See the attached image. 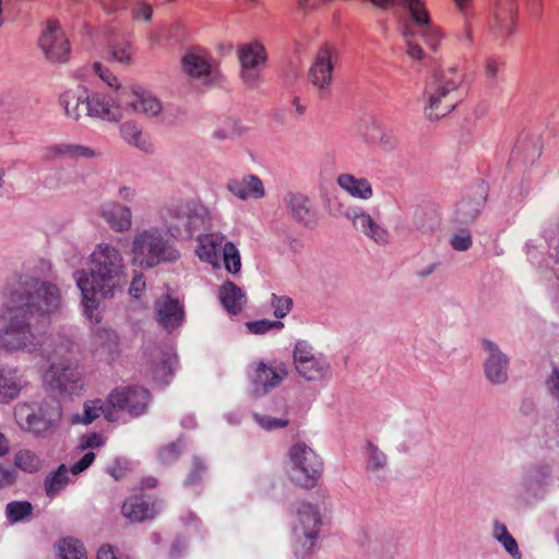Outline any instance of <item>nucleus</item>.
Instances as JSON below:
<instances>
[{
  "mask_svg": "<svg viewBox=\"0 0 559 559\" xmlns=\"http://www.w3.org/2000/svg\"><path fill=\"white\" fill-rule=\"evenodd\" d=\"M46 381L52 389L73 393L81 388V372L71 364L52 362L46 372Z\"/></svg>",
  "mask_w": 559,
  "mask_h": 559,
  "instance_id": "obj_17",
  "label": "nucleus"
},
{
  "mask_svg": "<svg viewBox=\"0 0 559 559\" xmlns=\"http://www.w3.org/2000/svg\"><path fill=\"white\" fill-rule=\"evenodd\" d=\"M404 36H405V41H406V55L416 61L424 60L426 57V53H425L423 47L419 44L415 43L413 40V37L408 33H405Z\"/></svg>",
  "mask_w": 559,
  "mask_h": 559,
  "instance_id": "obj_48",
  "label": "nucleus"
},
{
  "mask_svg": "<svg viewBox=\"0 0 559 559\" xmlns=\"http://www.w3.org/2000/svg\"><path fill=\"white\" fill-rule=\"evenodd\" d=\"M337 185L350 197L368 200L372 197V186L366 178H358L352 174H341Z\"/></svg>",
  "mask_w": 559,
  "mask_h": 559,
  "instance_id": "obj_31",
  "label": "nucleus"
},
{
  "mask_svg": "<svg viewBox=\"0 0 559 559\" xmlns=\"http://www.w3.org/2000/svg\"><path fill=\"white\" fill-rule=\"evenodd\" d=\"M272 306L274 308V316L282 319L288 314L293 307L292 298L287 296L272 295Z\"/></svg>",
  "mask_w": 559,
  "mask_h": 559,
  "instance_id": "obj_47",
  "label": "nucleus"
},
{
  "mask_svg": "<svg viewBox=\"0 0 559 559\" xmlns=\"http://www.w3.org/2000/svg\"><path fill=\"white\" fill-rule=\"evenodd\" d=\"M321 526V516L316 507L302 502L297 509V520L294 524V551L299 558H306L314 548Z\"/></svg>",
  "mask_w": 559,
  "mask_h": 559,
  "instance_id": "obj_8",
  "label": "nucleus"
},
{
  "mask_svg": "<svg viewBox=\"0 0 559 559\" xmlns=\"http://www.w3.org/2000/svg\"><path fill=\"white\" fill-rule=\"evenodd\" d=\"M133 260L144 267H153L160 262L175 261L178 252L156 228L138 233L133 240Z\"/></svg>",
  "mask_w": 559,
  "mask_h": 559,
  "instance_id": "obj_6",
  "label": "nucleus"
},
{
  "mask_svg": "<svg viewBox=\"0 0 559 559\" xmlns=\"http://www.w3.org/2000/svg\"><path fill=\"white\" fill-rule=\"evenodd\" d=\"M287 376V369L284 364L266 365L259 362L254 370L253 381L257 388H262L263 392L277 386Z\"/></svg>",
  "mask_w": 559,
  "mask_h": 559,
  "instance_id": "obj_20",
  "label": "nucleus"
},
{
  "mask_svg": "<svg viewBox=\"0 0 559 559\" xmlns=\"http://www.w3.org/2000/svg\"><path fill=\"white\" fill-rule=\"evenodd\" d=\"M377 7L386 9L401 5L406 9L411 22L418 28L426 45L437 50L444 38L443 29L431 21L429 11L424 0H371Z\"/></svg>",
  "mask_w": 559,
  "mask_h": 559,
  "instance_id": "obj_7",
  "label": "nucleus"
},
{
  "mask_svg": "<svg viewBox=\"0 0 559 559\" xmlns=\"http://www.w3.org/2000/svg\"><path fill=\"white\" fill-rule=\"evenodd\" d=\"M17 472L0 464V489L8 488L16 483Z\"/></svg>",
  "mask_w": 559,
  "mask_h": 559,
  "instance_id": "obj_51",
  "label": "nucleus"
},
{
  "mask_svg": "<svg viewBox=\"0 0 559 559\" xmlns=\"http://www.w3.org/2000/svg\"><path fill=\"white\" fill-rule=\"evenodd\" d=\"M224 236L221 234L203 235L199 238V246L195 250L198 257L213 265L218 264V253L224 248Z\"/></svg>",
  "mask_w": 559,
  "mask_h": 559,
  "instance_id": "obj_29",
  "label": "nucleus"
},
{
  "mask_svg": "<svg viewBox=\"0 0 559 559\" xmlns=\"http://www.w3.org/2000/svg\"><path fill=\"white\" fill-rule=\"evenodd\" d=\"M185 72L194 79L209 78L212 73V66L206 52L191 50L182 58Z\"/></svg>",
  "mask_w": 559,
  "mask_h": 559,
  "instance_id": "obj_28",
  "label": "nucleus"
},
{
  "mask_svg": "<svg viewBox=\"0 0 559 559\" xmlns=\"http://www.w3.org/2000/svg\"><path fill=\"white\" fill-rule=\"evenodd\" d=\"M485 349L489 353V358L485 364V372L487 378L495 383H501L507 380L508 359L497 348V346L488 341L484 342Z\"/></svg>",
  "mask_w": 559,
  "mask_h": 559,
  "instance_id": "obj_21",
  "label": "nucleus"
},
{
  "mask_svg": "<svg viewBox=\"0 0 559 559\" xmlns=\"http://www.w3.org/2000/svg\"><path fill=\"white\" fill-rule=\"evenodd\" d=\"M318 360H323L313 354L312 347L305 342H298L294 349V364H299L302 367L304 362L317 364Z\"/></svg>",
  "mask_w": 559,
  "mask_h": 559,
  "instance_id": "obj_46",
  "label": "nucleus"
},
{
  "mask_svg": "<svg viewBox=\"0 0 559 559\" xmlns=\"http://www.w3.org/2000/svg\"><path fill=\"white\" fill-rule=\"evenodd\" d=\"M120 94L121 92H117V98L102 93H94L87 96L85 105L86 116L110 122L121 120L124 106L120 102Z\"/></svg>",
  "mask_w": 559,
  "mask_h": 559,
  "instance_id": "obj_15",
  "label": "nucleus"
},
{
  "mask_svg": "<svg viewBox=\"0 0 559 559\" xmlns=\"http://www.w3.org/2000/svg\"><path fill=\"white\" fill-rule=\"evenodd\" d=\"M60 307V290L51 283L29 280L14 288L0 316V350H40L47 340L46 316Z\"/></svg>",
  "mask_w": 559,
  "mask_h": 559,
  "instance_id": "obj_1",
  "label": "nucleus"
},
{
  "mask_svg": "<svg viewBox=\"0 0 559 559\" xmlns=\"http://www.w3.org/2000/svg\"><path fill=\"white\" fill-rule=\"evenodd\" d=\"M204 473H205V466L203 465V463L195 460L193 462L192 469L187 478L188 484H190V485L198 484L202 479V476Z\"/></svg>",
  "mask_w": 559,
  "mask_h": 559,
  "instance_id": "obj_59",
  "label": "nucleus"
},
{
  "mask_svg": "<svg viewBox=\"0 0 559 559\" xmlns=\"http://www.w3.org/2000/svg\"><path fill=\"white\" fill-rule=\"evenodd\" d=\"M176 362L175 357L169 353H160L158 361L154 362L152 374L156 380L166 381L167 377L173 373V368Z\"/></svg>",
  "mask_w": 559,
  "mask_h": 559,
  "instance_id": "obj_41",
  "label": "nucleus"
},
{
  "mask_svg": "<svg viewBox=\"0 0 559 559\" xmlns=\"http://www.w3.org/2000/svg\"><path fill=\"white\" fill-rule=\"evenodd\" d=\"M120 134L128 144L133 145L145 153H152L154 151V144L150 135L144 133L133 121L122 123L120 126Z\"/></svg>",
  "mask_w": 559,
  "mask_h": 559,
  "instance_id": "obj_32",
  "label": "nucleus"
},
{
  "mask_svg": "<svg viewBox=\"0 0 559 559\" xmlns=\"http://www.w3.org/2000/svg\"><path fill=\"white\" fill-rule=\"evenodd\" d=\"M33 506L27 501H13L8 503L5 512L10 522H19L32 514Z\"/></svg>",
  "mask_w": 559,
  "mask_h": 559,
  "instance_id": "obj_42",
  "label": "nucleus"
},
{
  "mask_svg": "<svg viewBox=\"0 0 559 559\" xmlns=\"http://www.w3.org/2000/svg\"><path fill=\"white\" fill-rule=\"evenodd\" d=\"M104 442H105V439L102 435L92 432L88 435H84L81 438L80 448L82 450L97 449V448L102 447L104 444Z\"/></svg>",
  "mask_w": 559,
  "mask_h": 559,
  "instance_id": "obj_52",
  "label": "nucleus"
},
{
  "mask_svg": "<svg viewBox=\"0 0 559 559\" xmlns=\"http://www.w3.org/2000/svg\"><path fill=\"white\" fill-rule=\"evenodd\" d=\"M95 350L111 354L118 345V337L110 329L97 328L93 334Z\"/></svg>",
  "mask_w": 559,
  "mask_h": 559,
  "instance_id": "obj_36",
  "label": "nucleus"
},
{
  "mask_svg": "<svg viewBox=\"0 0 559 559\" xmlns=\"http://www.w3.org/2000/svg\"><path fill=\"white\" fill-rule=\"evenodd\" d=\"M469 203L468 202H461L457 206V215L461 223H468L473 222L477 215H478V209L473 207L471 211H468Z\"/></svg>",
  "mask_w": 559,
  "mask_h": 559,
  "instance_id": "obj_55",
  "label": "nucleus"
},
{
  "mask_svg": "<svg viewBox=\"0 0 559 559\" xmlns=\"http://www.w3.org/2000/svg\"><path fill=\"white\" fill-rule=\"evenodd\" d=\"M551 394L559 400V371H556L549 381Z\"/></svg>",
  "mask_w": 559,
  "mask_h": 559,
  "instance_id": "obj_64",
  "label": "nucleus"
},
{
  "mask_svg": "<svg viewBox=\"0 0 559 559\" xmlns=\"http://www.w3.org/2000/svg\"><path fill=\"white\" fill-rule=\"evenodd\" d=\"M94 151L87 146L70 143H60L47 146L43 151L44 160H53L59 157H93Z\"/></svg>",
  "mask_w": 559,
  "mask_h": 559,
  "instance_id": "obj_30",
  "label": "nucleus"
},
{
  "mask_svg": "<svg viewBox=\"0 0 559 559\" xmlns=\"http://www.w3.org/2000/svg\"><path fill=\"white\" fill-rule=\"evenodd\" d=\"M160 216L165 227L174 236H191L203 222L198 209L189 202H173L166 205Z\"/></svg>",
  "mask_w": 559,
  "mask_h": 559,
  "instance_id": "obj_9",
  "label": "nucleus"
},
{
  "mask_svg": "<svg viewBox=\"0 0 559 559\" xmlns=\"http://www.w3.org/2000/svg\"><path fill=\"white\" fill-rule=\"evenodd\" d=\"M100 214L116 231H126L131 227V211L124 205L116 202L107 203L103 205Z\"/></svg>",
  "mask_w": 559,
  "mask_h": 559,
  "instance_id": "obj_27",
  "label": "nucleus"
},
{
  "mask_svg": "<svg viewBox=\"0 0 559 559\" xmlns=\"http://www.w3.org/2000/svg\"><path fill=\"white\" fill-rule=\"evenodd\" d=\"M69 469L64 464L60 465L59 468L50 476H47L45 480L46 495L49 498L57 496L69 483Z\"/></svg>",
  "mask_w": 559,
  "mask_h": 559,
  "instance_id": "obj_37",
  "label": "nucleus"
},
{
  "mask_svg": "<svg viewBox=\"0 0 559 559\" xmlns=\"http://www.w3.org/2000/svg\"><path fill=\"white\" fill-rule=\"evenodd\" d=\"M451 245L453 249L457 251L467 250L472 246L471 234L467 231H462L461 234L455 235L451 240Z\"/></svg>",
  "mask_w": 559,
  "mask_h": 559,
  "instance_id": "obj_56",
  "label": "nucleus"
},
{
  "mask_svg": "<svg viewBox=\"0 0 559 559\" xmlns=\"http://www.w3.org/2000/svg\"><path fill=\"white\" fill-rule=\"evenodd\" d=\"M156 319L166 330L178 328L183 321V307L178 299L164 296L155 302Z\"/></svg>",
  "mask_w": 559,
  "mask_h": 559,
  "instance_id": "obj_19",
  "label": "nucleus"
},
{
  "mask_svg": "<svg viewBox=\"0 0 559 559\" xmlns=\"http://www.w3.org/2000/svg\"><path fill=\"white\" fill-rule=\"evenodd\" d=\"M219 299L225 309L231 313L237 314L241 312L246 304V296L243 292L233 282H226L219 289Z\"/></svg>",
  "mask_w": 559,
  "mask_h": 559,
  "instance_id": "obj_33",
  "label": "nucleus"
},
{
  "mask_svg": "<svg viewBox=\"0 0 559 559\" xmlns=\"http://www.w3.org/2000/svg\"><path fill=\"white\" fill-rule=\"evenodd\" d=\"M238 58L242 82L249 87L258 86L267 61L265 47L259 41L243 44L238 48Z\"/></svg>",
  "mask_w": 559,
  "mask_h": 559,
  "instance_id": "obj_11",
  "label": "nucleus"
},
{
  "mask_svg": "<svg viewBox=\"0 0 559 559\" xmlns=\"http://www.w3.org/2000/svg\"><path fill=\"white\" fill-rule=\"evenodd\" d=\"M107 45L112 59L120 63H130L135 53L132 35L111 26L106 32Z\"/></svg>",
  "mask_w": 559,
  "mask_h": 559,
  "instance_id": "obj_18",
  "label": "nucleus"
},
{
  "mask_svg": "<svg viewBox=\"0 0 559 559\" xmlns=\"http://www.w3.org/2000/svg\"><path fill=\"white\" fill-rule=\"evenodd\" d=\"M248 329L252 333H264L271 329H281L283 328V323L281 321H269V320H260L254 322H249Z\"/></svg>",
  "mask_w": 559,
  "mask_h": 559,
  "instance_id": "obj_49",
  "label": "nucleus"
},
{
  "mask_svg": "<svg viewBox=\"0 0 559 559\" xmlns=\"http://www.w3.org/2000/svg\"><path fill=\"white\" fill-rule=\"evenodd\" d=\"M285 202L297 222L308 227L316 225L317 214L307 197L299 193H290L286 197Z\"/></svg>",
  "mask_w": 559,
  "mask_h": 559,
  "instance_id": "obj_23",
  "label": "nucleus"
},
{
  "mask_svg": "<svg viewBox=\"0 0 559 559\" xmlns=\"http://www.w3.org/2000/svg\"><path fill=\"white\" fill-rule=\"evenodd\" d=\"M144 288H145V282L142 278V276H135L130 286V294L133 297L139 298L141 293L144 290Z\"/></svg>",
  "mask_w": 559,
  "mask_h": 559,
  "instance_id": "obj_63",
  "label": "nucleus"
},
{
  "mask_svg": "<svg viewBox=\"0 0 559 559\" xmlns=\"http://www.w3.org/2000/svg\"><path fill=\"white\" fill-rule=\"evenodd\" d=\"M157 512L155 503L150 504L142 497L138 496L130 497L121 507L122 515L131 522L153 519Z\"/></svg>",
  "mask_w": 559,
  "mask_h": 559,
  "instance_id": "obj_26",
  "label": "nucleus"
},
{
  "mask_svg": "<svg viewBox=\"0 0 559 559\" xmlns=\"http://www.w3.org/2000/svg\"><path fill=\"white\" fill-rule=\"evenodd\" d=\"M19 426L36 436L53 433L62 418V407L55 399L45 400L37 409L28 404H19L14 411Z\"/></svg>",
  "mask_w": 559,
  "mask_h": 559,
  "instance_id": "obj_5",
  "label": "nucleus"
},
{
  "mask_svg": "<svg viewBox=\"0 0 559 559\" xmlns=\"http://www.w3.org/2000/svg\"><path fill=\"white\" fill-rule=\"evenodd\" d=\"M503 63L500 59L488 58L485 61L484 71L487 80L495 81Z\"/></svg>",
  "mask_w": 559,
  "mask_h": 559,
  "instance_id": "obj_53",
  "label": "nucleus"
},
{
  "mask_svg": "<svg viewBox=\"0 0 559 559\" xmlns=\"http://www.w3.org/2000/svg\"><path fill=\"white\" fill-rule=\"evenodd\" d=\"M338 52L332 45L321 46L308 70V82L321 97L330 95Z\"/></svg>",
  "mask_w": 559,
  "mask_h": 559,
  "instance_id": "obj_10",
  "label": "nucleus"
},
{
  "mask_svg": "<svg viewBox=\"0 0 559 559\" xmlns=\"http://www.w3.org/2000/svg\"><path fill=\"white\" fill-rule=\"evenodd\" d=\"M228 190L239 199H261L264 197V186L261 179L254 175H247L240 179H231L227 185Z\"/></svg>",
  "mask_w": 559,
  "mask_h": 559,
  "instance_id": "obj_22",
  "label": "nucleus"
},
{
  "mask_svg": "<svg viewBox=\"0 0 559 559\" xmlns=\"http://www.w3.org/2000/svg\"><path fill=\"white\" fill-rule=\"evenodd\" d=\"M493 536L504 546L506 550L515 556L519 552L515 539L510 535L504 524L496 522L493 526Z\"/></svg>",
  "mask_w": 559,
  "mask_h": 559,
  "instance_id": "obj_45",
  "label": "nucleus"
},
{
  "mask_svg": "<svg viewBox=\"0 0 559 559\" xmlns=\"http://www.w3.org/2000/svg\"><path fill=\"white\" fill-rule=\"evenodd\" d=\"M80 75L86 79L97 76L108 86L116 87L117 90L119 88L117 78L112 74V72L109 69L103 67V64H100L99 62H95L91 66L84 67L82 70H80Z\"/></svg>",
  "mask_w": 559,
  "mask_h": 559,
  "instance_id": "obj_38",
  "label": "nucleus"
},
{
  "mask_svg": "<svg viewBox=\"0 0 559 559\" xmlns=\"http://www.w3.org/2000/svg\"><path fill=\"white\" fill-rule=\"evenodd\" d=\"M518 27V4L515 0H495L489 17L488 31L496 38L511 37Z\"/></svg>",
  "mask_w": 559,
  "mask_h": 559,
  "instance_id": "obj_13",
  "label": "nucleus"
},
{
  "mask_svg": "<svg viewBox=\"0 0 559 559\" xmlns=\"http://www.w3.org/2000/svg\"><path fill=\"white\" fill-rule=\"evenodd\" d=\"M120 102L124 108H130L136 114H143L148 117L157 116L162 111L159 99L141 86L122 90Z\"/></svg>",
  "mask_w": 559,
  "mask_h": 559,
  "instance_id": "obj_16",
  "label": "nucleus"
},
{
  "mask_svg": "<svg viewBox=\"0 0 559 559\" xmlns=\"http://www.w3.org/2000/svg\"><path fill=\"white\" fill-rule=\"evenodd\" d=\"M463 81L464 74L457 67L439 68L432 72L423 95L425 115L429 120L441 119L457 106Z\"/></svg>",
  "mask_w": 559,
  "mask_h": 559,
  "instance_id": "obj_3",
  "label": "nucleus"
},
{
  "mask_svg": "<svg viewBox=\"0 0 559 559\" xmlns=\"http://www.w3.org/2000/svg\"><path fill=\"white\" fill-rule=\"evenodd\" d=\"M100 416H104L109 423L118 421V416H116L114 409H111L109 395L106 400L95 399L86 401L83 405V414L78 421L88 425Z\"/></svg>",
  "mask_w": 559,
  "mask_h": 559,
  "instance_id": "obj_24",
  "label": "nucleus"
},
{
  "mask_svg": "<svg viewBox=\"0 0 559 559\" xmlns=\"http://www.w3.org/2000/svg\"><path fill=\"white\" fill-rule=\"evenodd\" d=\"M225 269L230 273H238L241 269V260L238 249L233 242H225L223 248Z\"/></svg>",
  "mask_w": 559,
  "mask_h": 559,
  "instance_id": "obj_43",
  "label": "nucleus"
},
{
  "mask_svg": "<svg viewBox=\"0 0 559 559\" xmlns=\"http://www.w3.org/2000/svg\"><path fill=\"white\" fill-rule=\"evenodd\" d=\"M111 409L118 419L121 413L138 417L145 413L150 401V392L136 385L118 386L109 393Z\"/></svg>",
  "mask_w": 559,
  "mask_h": 559,
  "instance_id": "obj_12",
  "label": "nucleus"
},
{
  "mask_svg": "<svg viewBox=\"0 0 559 559\" xmlns=\"http://www.w3.org/2000/svg\"><path fill=\"white\" fill-rule=\"evenodd\" d=\"M368 455H369L368 466L370 468L378 469V468L384 466V464L386 462V457H385L384 453L379 451L374 445L369 444Z\"/></svg>",
  "mask_w": 559,
  "mask_h": 559,
  "instance_id": "obj_50",
  "label": "nucleus"
},
{
  "mask_svg": "<svg viewBox=\"0 0 559 559\" xmlns=\"http://www.w3.org/2000/svg\"><path fill=\"white\" fill-rule=\"evenodd\" d=\"M25 385V379L16 369H0L1 403H9L16 399Z\"/></svg>",
  "mask_w": 559,
  "mask_h": 559,
  "instance_id": "obj_25",
  "label": "nucleus"
},
{
  "mask_svg": "<svg viewBox=\"0 0 559 559\" xmlns=\"http://www.w3.org/2000/svg\"><path fill=\"white\" fill-rule=\"evenodd\" d=\"M456 10L464 16L469 17L473 12L472 0H453Z\"/></svg>",
  "mask_w": 559,
  "mask_h": 559,
  "instance_id": "obj_62",
  "label": "nucleus"
},
{
  "mask_svg": "<svg viewBox=\"0 0 559 559\" xmlns=\"http://www.w3.org/2000/svg\"><path fill=\"white\" fill-rule=\"evenodd\" d=\"M60 104L64 108L66 115L73 120H79L81 117L86 116V109L78 110V107L84 104L83 98L76 96L71 91L64 92L60 96Z\"/></svg>",
  "mask_w": 559,
  "mask_h": 559,
  "instance_id": "obj_40",
  "label": "nucleus"
},
{
  "mask_svg": "<svg viewBox=\"0 0 559 559\" xmlns=\"http://www.w3.org/2000/svg\"><path fill=\"white\" fill-rule=\"evenodd\" d=\"M13 461L16 468L28 474L38 472L43 466L39 455L29 449L16 451Z\"/></svg>",
  "mask_w": 559,
  "mask_h": 559,
  "instance_id": "obj_35",
  "label": "nucleus"
},
{
  "mask_svg": "<svg viewBox=\"0 0 559 559\" xmlns=\"http://www.w3.org/2000/svg\"><path fill=\"white\" fill-rule=\"evenodd\" d=\"M126 282L123 258L110 245H99L91 254L90 272L79 273L76 283L83 296L86 314L92 319L102 299L111 297Z\"/></svg>",
  "mask_w": 559,
  "mask_h": 559,
  "instance_id": "obj_2",
  "label": "nucleus"
},
{
  "mask_svg": "<svg viewBox=\"0 0 559 559\" xmlns=\"http://www.w3.org/2000/svg\"><path fill=\"white\" fill-rule=\"evenodd\" d=\"M45 56L53 62H66L70 56V44L60 24L49 21L39 38Z\"/></svg>",
  "mask_w": 559,
  "mask_h": 559,
  "instance_id": "obj_14",
  "label": "nucleus"
},
{
  "mask_svg": "<svg viewBox=\"0 0 559 559\" xmlns=\"http://www.w3.org/2000/svg\"><path fill=\"white\" fill-rule=\"evenodd\" d=\"M259 424L263 428L272 430V429H277V428L286 427L288 421L284 420V419L273 418V417H267L266 416V417H260L259 418Z\"/></svg>",
  "mask_w": 559,
  "mask_h": 559,
  "instance_id": "obj_60",
  "label": "nucleus"
},
{
  "mask_svg": "<svg viewBox=\"0 0 559 559\" xmlns=\"http://www.w3.org/2000/svg\"><path fill=\"white\" fill-rule=\"evenodd\" d=\"M179 453H180V451H179V448L177 447V444L171 443V444H168V445L164 447L163 449H160L159 457H160L162 462L170 463L179 456Z\"/></svg>",
  "mask_w": 559,
  "mask_h": 559,
  "instance_id": "obj_58",
  "label": "nucleus"
},
{
  "mask_svg": "<svg viewBox=\"0 0 559 559\" xmlns=\"http://www.w3.org/2000/svg\"><path fill=\"white\" fill-rule=\"evenodd\" d=\"M297 372L308 381H314L320 379L326 368L324 360H318L317 364L304 362L302 367L299 364L295 365Z\"/></svg>",
  "mask_w": 559,
  "mask_h": 559,
  "instance_id": "obj_44",
  "label": "nucleus"
},
{
  "mask_svg": "<svg viewBox=\"0 0 559 559\" xmlns=\"http://www.w3.org/2000/svg\"><path fill=\"white\" fill-rule=\"evenodd\" d=\"M286 474L289 480L301 488L311 489L318 484L323 463L319 455L306 443H294L287 453Z\"/></svg>",
  "mask_w": 559,
  "mask_h": 559,
  "instance_id": "obj_4",
  "label": "nucleus"
},
{
  "mask_svg": "<svg viewBox=\"0 0 559 559\" xmlns=\"http://www.w3.org/2000/svg\"><path fill=\"white\" fill-rule=\"evenodd\" d=\"M60 559H87L83 545L73 538H64L58 544Z\"/></svg>",
  "mask_w": 559,
  "mask_h": 559,
  "instance_id": "obj_39",
  "label": "nucleus"
},
{
  "mask_svg": "<svg viewBox=\"0 0 559 559\" xmlns=\"http://www.w3.org/2000/svg\"><path fill=\"white\" fill-rule=\"evenodd\" d=\"M353 224L357 230L362 231L376 242L385 243L388 241V231L378 225L369 214L360 213L355 215Z\"/></svg>",
  "mask_w": 559,
  "mask_h": 559,
  "instance_id": "obj_34",
  "label": "nucleus"
},
{
  "mask_svg": "<svg viewBox=\"0 0 559 559\" xmlns=\"http://www.w3.org/2000/svg\"><path fill=\"white\" fill-rule=\"evenodd\" d=\"M95 460L93 451L86 452L70 469L71 474L78 475L88 468Z\"/></svg>",
  "mask_w": 559,
  "mask_h": 559,
  "instance_id": "obj_57",
  "label": "nucleus"
},
{
  "mask_svg": "<svg viewBox=\"0 0 559 559\" xmlns=\"http://www.w3.org/2000/svg\"><path fill=\"white\" fill-rule=\"evenodd\" d=\"M325 3H328V0H297V11L300 14L307 15Z\"/></svg>",
  "mask_w": 559,
  "mask_h": 559,
  "instance_id": "obj_54",
  "label": "nucleus"
},
{
  "mask_svg": "<svg viewBox=\"0 0 559 559\" xmlns=\"http://www.w3.org/2000/svg\"><path fill=\"white\" fill-rule=\"evenodd\" d=\"M464 19L465 21L463 24L462 33L460 34L459 38L466 45H471L473 43V27L471 22L468 21V17Z\"/></svg>",
  "mask_w": 559,
  "mask_h": 559,
  "instance_id": "obj_61",
  "label": "nucleus"
}]
</instances>
